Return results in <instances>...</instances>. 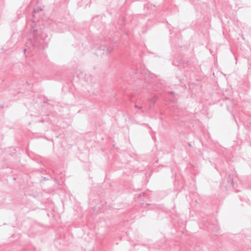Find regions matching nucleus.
I'll return each mask as SVG.
<instances>
[{"instance_id":"obj_1","label":"nucleus","mask_w":251,"mask_h":251,"mask_svg":"<svg viewBox=\"0 0 251 251\" xmlns=\"http://www.w3.org/2000/svg\"><path fill=\"white\" fill-rule=\"evenodd\" d=\"M30 31L33 34V38L26 43L25 46L28 48V50L31 51L43 49L44 46L39 39L44 41L45 43H47L49 38L47 34L41 28H38L34 21H32L30 24Z\"/></svg>"},{"instance_id":"obj_2","label":"nucleus","mask_w":251,"mask_h":251,"mask_svg":"<svg viewBox=\"0 0 251 251\" xmlns=\"http://www.w3.org/2000/svg\"><path fill=\"white\" fill-rule=\"evenodd\" d=\"M204 228L206 229L208 231H211L213 234H216L219 232L220 227L217 224H211L206 221L205 223L204 224Z\"/></svg>"},{"instance_id":"obj_3","label":"nucleus","mask_w":251,"mask_h":251,"mask_svg":"<svg viewBox=\"0 0 251 251\" xmlns=\"http://www.w3.org/2000/svg\"><path fill=\"white\" fill-rule=\"evenodd\" d=\"M113 48L111 47H106L105 45H101L99 47L98 49L99 51H102V54H106L108 55L110 54L113 50Z\"/></svg>"},{"instance_id":"obj_4","label":"nucleus","mask_w":251,"mask_h":251,"mask_svg":"<svg viewBox=\"0 0 251 251\" xmlns=\"http://www.w3.org/2000/svg\"><path fill=\"white\" fill-rule=\"evenodd\" d=\"M166 240L165 239H162L160 241H158L157 242L155 243L153 245L150 247L151 248H153L155 249H164L165 247V243Z\"/></svg>"},{"instance_id":"obj_5","label":"nucleus","mask_w":251,"mask_h":251,"mask_svg":"<svg viewBox=\"0 0 251 251\" xmlns=\"http://www.w3.org/2000/svg\"><path fill=\"white\" fill-rule=\"evenodd\" d=\"M172 65L176 66H179L182 65L184 68H185L186 66L189 64L188 61H183L180 59H174L172 61Z\"/></svg>"},{"instance_id":"obj_6","label":"nucleus","mask_w":251,"mask_h":251,"mask_svg":"<svg viewBox=\"0 0 251 251\" xmlns=\"http://www.w3.org/2000/svg\"><path fill=\"white\" fill-rule=\"evenodd\" d=\"M224 182H226V187H233L234 186V182H233V179L232 176H231L230 175L226 174L225 176V178L224 179Z\"/></svg>"},{"instance_id":"obj_7","label":"nucleus","mask_w":251,"mask_h":251,"mask_svg":"<svg viewBox=\"0 0 251 251\" xmlns=\"http://www.w3.org/2000/svg\"><path fill=\"white\" fill-rule=\"evenodd\" d=\"M156 88L162 89L166 86V83L163 80H158L155 83Z\"/></svg>"},{"instance_id":"obj_8","label":"nucleus","mask_w":251,"mask_h":251,"mask_svg":"<svg viewBox=\"0 0 251 251\" xmlns=\"http://www.w3.org/2000/svg\"><path fill=\"white\" fill-rule=\"evenodd\" d=\"M154 5H152L149 2L146 4L144 5V9L145 11L146 10H152V9L153 8L155 7Z\"/></svg>"},{"instance_id":"obj_9","label":"nucleus","mask_w":251,"mask_h":251,"mask_svg":"<svg viewBox=\"0 0 251 251\" xmlns=\"http://www.w3.org/2000/svg\"><path fill=\"white\" fill-rule=\"evenodd\" d=\"M137 73H138L137 71H133L130 73V74L131 75H133V81H134L135 79H138L137 76L136 75Z\"/></svg>"},{"instance_id":"obj_10","label":"nucleus","mask_w":251,"mask_h":251,"mask_svg":"<svg viewBox=\"0 0 251 251\" xmlns=\"http://www.w3.org/2000/svg\"><path fill=\"white\" fill-rule=\"evenodd\" d=\"M149 101L150 103H151L153 105H154L155 104V103L156 102V99L153 98H150L149 99Z\"/></svg>"},{"instance_id":"obj_11","label":"nucleus","mask_w":251,"mask_h":251,"mask_svg":"<svg viewBox=\"0 0 251 251\" xmlns=\"http://www.w3.org/2000/svg\"><path fill=\"white\" fill-rule=\"evenodd\" d=\"M145 195V192H142V193H140V194H139L138 198H139V200L141 201H144V200L142 199V198L144 197Z\"/></svg>"},{"instance_id":"obj_12","label":"nucleus","mask_w":251,"mask_h":251,"mask_svg":"<svg viewBox=\"0 0 251 251\" xmlns=\"http://www.w3.org/2000/svg\"><path fill=\"white\" fill-rule=\"evenodd\" d=\"M226 101H229L231 103H234V100L233 99H230V98H226Z\"/></svg>"},{"instance_id":"obj_13","label":"nucleus","mask_w":251,"mask_h":251,"mask_svg":"<svg viewBox=\"0 0 251 251\" xmlns=\"http://www.w3.org/2000/svg\"><path fill=\"white\" fill-rule=\"evenodd\" d=\"M149 14H150V11H149V12H146V13L144 14V16H145V17H147V16H148Z\"/></svg>"},{"instance_id":"obj_14","label":"nucleus","mask_w":251,"mask_h":251,"mask_svg":"<svg viewBox=\"0 0 251 251\" xmlns=\"http://www.w3.org/2000/svg\"><path fill=\"white\" fill-rule=\"evenodd\" d=\"M168 93L170 94H171V95H175V92L174 91H169Z\"/></svg>"},{"instance_id":"obj_15","label":"nucleus","mask_w":251,"mask_h":251,"mask_svg":"<svg viewBox=\"0 0 251 251\" xmlns=\"http://www.w3.org/2000/svg\"><path fill=\"white\" fill-rule=\"evenodd\" d=\"M135 108H138V109H142V106H138V105H136H136H135Z\"/></svg>"},{"instance_id":"obj_16","label":"nucleus","mask_w":251,"mask_h":251,"mask_svg":"<svg viewBox=\"0 0 251 251\" xmlns=\"http://www.w3.org/2000/svg\"><path fill=\"white\" fill-rule=\"evenodd\" d=\"M46 121V120L42 119L38 121L39 123H43Z\"/></svg>"},{"instance_id":"obj_17","label":"nucleus","mask_w":251,"mask_h":251,"mask_svg":"<svg viewBox=\"0 0 251 251\" xmlns=\"http://www.w3.org/2000/svg\"><path fill=\"white\" fill-rule=\"evenodd\" d=\"M43 10V9L41 7H39L37 9V12H39L40 11H41Z\"/></svg>"},{"instance_id":"obj_18","label":"nucleus","mask_w":251,"mask_h":251,"mask_svg":"<svg viewBox=\"0 0 251 251\" xmlns=\"http://www.w3.org/2000/svg\"><path fill=\"white\" fill-rule=\"evenodd\" d=\"M188 146H189V147H192L191 143H190V142L188 143Z\"/></svg>"},{"instance_id":"obj_19","label":"nucleus","mask_w":251,"mask_h":251,"mask_svg":"<svg viewBox=\"0 0 251 251\" xmlns=\"http://www.w3.org/2000/svg\"><path fill=\"white\" fill-rule=\"evenodd\" d=\"M169 31L170 32V34H171L172 33V32H173V30L172 29H170Z\"/></svg>"},{"instance_id":"obj_20","label":"nucleus","mask_w":251,"mask_h":251,"mask_svg":"<svg viewBox=\"0 0 251 251\" xmlns=\"http://www.w3.org/2000/svg\"><path fill=\"white\" fill-rule=\"evenodd\" d=\"M226 107H227V110H229V106H228V105H227V103H226Z\"/></svg>"},{"instance_id":"obj_21","label":"nucleus","mask_w":251,"mask_h":251,"mask_svg":"<svg viewBox=\"0 0 251 251\" xmlns=\"http://www.w3.org/2000/svg\"><path fill=\"white\" fill-rule=\"evenodd\" d=\"M27 50V49H25L24 50V53H25V52Z\"/></svg>"},{"instance_id":"obj_22","label":"nucleus","mask_w":251,"mask_h":251,"mask_svg":"<svg viewBox=\"0 0 251 251\" xmlns=\"http://www.w3.org/2000/svg\"><path fill=\"white\" fill-rule=\"evenodd\" d=\"M46 139L47 140H49V141L50 140V139H49V138H48L47 137H46ZM51 141L52 142H53V140H52V139H51Z\"/></svg>"},{"instance_id":"obj_23","label":"nucleus","mask_w":251,"mask_h":251,"mask_svg":"<svg viewBox=\"0 0 251 251\" xmlns=\"http://www.w3.org/2000/svg\"><path fill=\"white\" fill-rule=\"evenodd\" d=\"M38 163L41 164V163H42V161H39L38 162Z\"/></svg>"},{"instance_id":"obj_24","label":"nucleus","mask_w":251,"mask_h":251,"mask_svg":"<svg viewBox=\"0 0 251 251\" xmlns=\"http://www.w3.org/2000/svg\"><path fill=\"white\" fill-rule=\"evenodd\" d=\"M47 101H48L47 100H45V101H44V102H44V103H47Z\"/></svg>"},{"instance_id":"obj_25","label":"nucleus","mask_w":251,"mask_h":251,"mask_svg":"<svg viewBox=\"0 0 251 251\" xmlns=\"http://www.w3.org/2000/svg\"><path fill=\"white\" fill-rule=\"evenodd\" d=\"M178 79L179 80V81H181V78L180 77L178 78Z\"/></svg>"},{"instance_id":"obj_26","label":"nucleus","mask_w":251,"mask_h":251,"mask_svg":"<svg viewBox=\"0 0 251 251\" xmlns=\"http://www.w3.org/2000/svg\"><path fill=\"white\" fill-rule=\"evenodd\" d=\"M150 205V203H147V204H146V205Z\"/></svg>"}]
</instances>
